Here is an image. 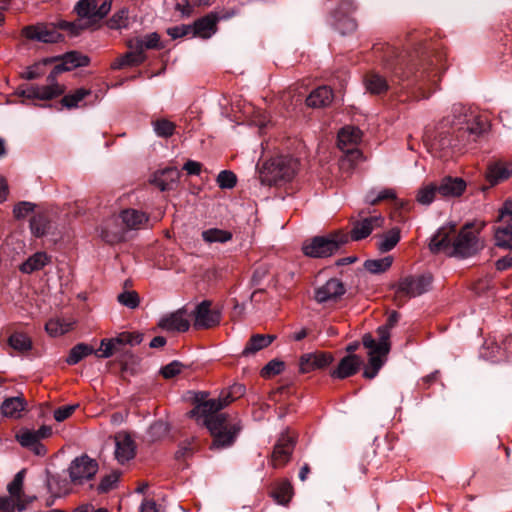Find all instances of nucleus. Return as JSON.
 <instances>
[{"label":"nucleus","mask_w":512,"mask_h":512,"mask_svg":"<svg viewBox=\"0 0 512 512\" xmlns=\"http://www.w3.org/2000/svg\"><path fill=\"white\" fill-rule=\"evenodd\" d=\"M361 131L353 126H346L338 132V147L351 157H359L360 151L354 146L361 139Z\"/></svg>","instance_id":"14"},{"label":"nucleus","mask_w":512,"mask_h":512,"mask_svg":"<svg viewBox=\"0 0 512 512\" xmlns=\"http://www.w3.org/2000/svg\"><path fill=\"white\" fill-rule=\"evenodd\" d=\"M275 338V335L270 334H254L246 343L241 355L244 357L254 355L258 351L268 347L275 340Z\"/></svg>","instance_id":"29"},{"label":"nucleus","mask_w":512,"mask_h":512,"mask_svg":"<svg viewBox=\"0 0 512 512\" xmlns=\"http://www.w3.org/2000/svg\"><path fill=\"white\" fill-rule=\"evenodd\" d=\"M191 28H192L191 25L175 26V27L169 28L167 30V34L169 36H171L173 39L180 38V37H183V36H186V35L192 33Z\"/></svg>","instance_id":"62"},{"label":"nucleus","mask_w":512,"mask_h":512,"mask_svg":"<svg viewBox=\"0 0 512 512\" xmlns=\"http://www.w3.org/2000/svg\"><path fill=\"white\" fill-rule=\"evenodd\" d=\"M16 438H17L18 442L23 447H26V448H29L32 445H34L35 443H37L38 441H40L37 437V434L34 432V430H29V429L21 430V432L19 434H17Z\"/></svg>","instance_id":"54"},{"label":"nucleus","mask_w":512,"mask_h":512,"mask_svg":"<svg viewBox=\"0 0 512 512\" xmlns=\"http://www.w3.org/2000/svg\"><path fill=\"white\" fill-rule=\"evenodd\" d=\"M396 197V191L393 188H384L377 193L375 199L371 200V205H377L385 200H395Z\"/></svg>","instance_id":"61"},{"label":"nucleus","mask_w":512,"mask_h":512,"mask_svg":"<svg viewBox=\"0 0 512 512\" xmlns=\"http://www.w3.org/2000/svg\"><path fill=\"white\" fill-rule=\"evenodd\" d=\"M212 302L210 300H203L200 302L193 311V327L197 330L210 329L219 325L221 321V312L211 309Z\"/></svg>","instance_id":"10"},{"label":"nucleus","mask_w":512,"mask_h":512,"mask_svg":"<svg viewBox=\"0 0 512 512\" xmlns=\"http://www.w3.org/2000/svg\"><path fill=\"white\" fill-rule=\"evenodd\" d=\"M431 274L410 275L399 280L396 298H414L427 292L432 284Z\"/></svg>","instance_id":"6"},{"label":"nucleus","mask_w":512,"mask_h":512,"mask_svg":"<svg viewBox=\"0 0 512 512\" xmlns=\"http://www.w3.org/2000/svg\"><path fill=\"white\" fill-rule=\"evenodd\" d=\"M119 346H121V344L120 341H117V337L110 339L105 338L101 340L99 349L94 350V353L99 358H109L119 351Z\"/></svg>","instance_id":"44"},{"label":"nucleus","mask_w":512,"mask_h":512,"mask_svg":"<svg viewBox=\"0 0 512 512\" xmlns=\"http://www.w3.org/2000/svg\"><path fill=\"white\" fill-rule=\"evenodd\" d=\"M8 344L16 351L24 353L32 349V341L29 336L23 333L15 332L9 339Z\"/></svg>","instance_id":"40"},{"label":"nucleus","mask_w":512,"mask_h":512,"mask_svg":"<svg viewBox=\"0 0 512 512\" xmlns=\"http://www.w3.org/2000/svg\"><path fill=\"white\" fill-rule=\"evenodd\" d=\"M366 89L372 94H381L388 90L385 78L376 73H369L365 77Z\"/></svg>","instance_id":"38"},{"label":"nucleus","mask_w":512,"mask_h":512,"mask_svg":"<svg viewBox=\"0 0 512 512\" xmlns=\"http://www.w3.org/2000/svg\"><path fill=\"white\" fill-rule=\"evenodd\" d=\"M144 44L145 43H144L143 38H140V37L132 38L127 42V46L129 48V50H132L134 52H139L141 56H145L144 50L146 49V47Z\"/></svg>","instance_id":"64"},{"label":"nucleus","mask_w":512,"mask_h":512,"mask_svg":"<svg viewBox=\"0 0 512 512\" xmlns=\"http://www.w3.org/2000/svg\"><path fill=\"white\" fill-rule=\"evenodd\" d=\"M74 322L64 318L50 319L45 324V330L53 337L61 336L73 328Z\"/></svg>","instance_id":"33"},{"label":"nucleus","mask_w":512,"mask_h":512,"mask_svg":"<svg viewBox=\"0 0 512 512\" xmlns=\"http://www.w3.org/2000/svg\"><path fill=\"white\" fill-rule=\"evenodd\" d=\"M101 237L107 243H110V244L118 243L124 239V231L123 230L113 231L110 229L109 224H107L101 231Z\"/></svg>","instance_id":"53"},{"label":"nucleus","mask_w":512,"mask_h":512,"mask_svg":"<svg viewBox=\"0 0 512 512\" xmlns=\"http://www.w3.org/2000/svg\"><path fill=\"white\" fill-rule=\"evenodd\" d=\"M294 450V441L292 437L285 435L282 436L273 448L271 454V465L274 468H281L285 466L291 458Z\"/></svg>","instance_id":"15"},{"label":"nucleus","mask_w":512,"mask_h":512,"mask_svg":"<svg viewBox=\"0 0 512 512\" xmlns=\"http://www.w3.org/2000/svg\"><path fill=\"white\" fill-rule=\"evenodd\" d=\"M299 168L297 159L290 156H281L273 159L261 171V183L267 185L277 184L278 181H290Z\"/></svg>","instance_id":"5"},{"label":"nucleus","mask_w":512,"mask_h":512,"mask_svg":"<svg viewBox=\"0 0 512 512\" xmlns=\"http://www.w3.org/2000/svg\"><path fill=\"white\" fill-rule=\"evenodd\" d=\"M94 353V348L85 343H79L75 345L69 352L66 362L69 365H75L80 362L83 358Z\"/></svg>","instance_id":"39"},{"label":"nucleus","mask_w":512,"mask_h":512,"mask_svg":"<svg viewBox=\"0 0 512 512\" xmlns=\"http://www.w3.org/2000/svg\"><path fill=\"white\" fill-rule=\"evenodd\" d=\"M335 27L342 34L352 33L357 28L356 21L349 15H340L339 11L335 12Z\"/></svg>","instance_id":"45"},{"label":"nucleus","mask_w":512,"mask_h":512,"mask_svg":"<svg viewBox=\"0 0 512 512\" xmlns=\"http://www.w3.org/2000/svg\"><path fill=\"white\" fill-rule=\"evenodd\" d=\"M219 17L216 13H209L197 19L191 26L193 37L208 39L217 31Z\"/></svg>","instance_id":"19"},{"label":"nucleus","mask_w":512,"mask_h":512,"mask_svg":"<svg viewBox=\"0 0 512 512\" xmlns=\"http://www.w3.org/2000/svg\"><path fill=\"white\" fill-rule=\"evenodd\" d=\"M48 84L43 86L31 85L21 91V95L27 99L51 100L62 95L65 87L55 81L47 79Z\"/></svg>","instance_id":"11"},{"label":"nucleus","mask_w":512,"mask_h":512,"mask_svg":"<svg viewBox=\"0 0 512 512\" xmlns=\"http://www.w3.org/2000/svg\"><path fill=\"white\" fill-rule=\"evenodd\" d=\"M98 463L95 459L83 454L76 457L68 467L71 482L74 485H83L92 480L98 472Z\"/></svg>","instance_id":"7"},{"label":"nucleus","mask_w":512,"mask_h":512,"mask_svg":"<svg viewBox=\"0 0 512 512\" xmlns=\"http://www.w3.org/2000/svg\"><path fill=\"white\" fill-rule=\"evenodd\" d=\"M203 424L213 438L210 449L230 447L234 444L237 435L242 429L241 421L237 417L231 418L226 413L209 417Z\"/></svg>","instance_id":"3"},{"label":"nucleus","mask_w":512,"mask_h":512,"mask_svg":"<svg viewBox=\"0 0 512 512\" xmlns=\"http://www.w3.org/2000/svg\"><path fill=\"white\" fill-rule=\"evenodd\" d=\"M484 222H469L461 227L457 235L451 239L455 226L442 227L431 238L429 248L433 253L443 252L449 257L469 258L477 255L485 247L480 237Z\"/></svg>","instance_id":"1"},{"label":"nucleus","mask_w":512,"mask_h":512,"mask_svg":"<svg viewBox=\"0 0 512 512\" xmlns=\"http://www.w3.org/2000/svg\"><path fill=\"white\" fill-rule=\"evenodd\" d=\"M26 407V401L22 397H10L3 401L1 412L5 417L20 418L22 411Z\"/></svg>","instance_id":"31"},{"label":"nucleus","mask_w":512,"mask_h":512,"mask_svg":"<svg viewBox=\"0 0 512 512\" xmlns=\"http://www.w3.org/2000/svg\"><path fill=\"white\" fill-rule=\"evenodd\" d=\"M334 358L328 352H312L301 355L299 359V371L306 374L317 369H323L333 362Z\"/></svg>","instance_id":"12"},{"label":"nucleus","mask_w":512,"mask_h":512,"mask_svg":"<svg viewBox=\"0 0 512 512\" xmlns=\"http://www.w3.org/2000/svg\"><path fill=\"white\" fill-rule=\"evenodd\" d=\"M111 5L112 0H80L74 6V12L81 19L96 22L107 16Z\"/></svg>","instance_id":"9"},{"label":"nucleus","mask_w":512,"mask_h":512,"mask_svg":"<svg viewBox=\"0 0 512 512\" xmlns=\"http://www.w3.org/2000/svg\"><path fill=\"white\" fill-rule=\"evenodd\" d=\"M496 246L512 250V224L502 223L495 229L494 233Z\"/></svg>","instance_id":"35"},{"label":"nucleus","mask_w":512,"mask_h":512,"mask_svg":"<svg viewBox=\"0 0 512 512\" xmlns=\"http://www.w3.org/2000/svg\"><path fill=\"white\" fill-rule=\"evenodd\" d=\"M180 171L175 167H169L161 171L154 178V183L161 191L170 190L178 182Z\"/></svg>","instance_id":"30"},{"label":"nucleus","mask_w":512,"mask_h":512,"mask_svg":"<svg viewBox=\"0 0 512 512\" xmlns=\"http://www.w3.org/2000/svg\"><path fill=\"white\" fill-rule=\"evenodd\" d=\"M23 34L30 40L44 43H56L62 38V35L54 27L45 24L26 26L23 29Z\"/></svg>","instance_id":"16"},{"label":"nucleus","mask_w":512,"mask_h":512,"mask_svg":"<svg viewBox=\"0 0 512 512\" xmlns=\"http://www.w3.org/2000/svg\"><path fill=\"white\" fill-rule=\"evenodd\" d=\"M400 241V229L395 227L380 237L377 248L380 252L385 253L392 250Z\"/></svg>","instance_id":"36"},{"label":"nucleus","mask_w":512,"mask_h":512,"mask_svg":"<svg viewBox=\"0 0 512 512\" xmlns=\"http://www.w3.org/2000/svg\"><path fill=\"white\" fill-rule=\"evenodd\" d=\"M129 25V9L121 8L116 11L112 17L107 21V26L110 29L118 30L127 28Z\"/></svg>","instance_id":"46"},{"label":"nucleus","mask_w":512,"mask_h":512,"mask_svg":"<svg viewBox=\"0 0 512 512\" xmlns=\"http://www.w3.org/2000/svg\"><path fill=\"white\" fill-rule=\"evenodd\" d=\"M499 221L512 224V200L506 201L500 210Z\"/></svg>","instance_id":"63"},{"label":"nucleus","mask_w":512,"mask_h":512,"mask_svg":"<svg viewBox=\"0 0 512 512\" xmlns=\"http://www.w3.org/2000/svg\"><path fill=\"white\" fill-rule=\"evenodd\" d=\"M344 284L336 279H329L324 285L317 288L315 291V299L319 303H324L330 300H336L345 293Z\"/></svg>","instance_id":"21"},{"label":"nucleus","mask_w":512,"mask_h":512,"mask_svg":"<svg viewBox=\"0 0 512 512\" xmlns=\"http://www.w3.org/2000/svg\"><path fill=\"white\" fill-rule=\"evenodd\" d=\"M154 132L158 137L169 138L176 129V125L167 119H157L152 122Z\"/></svg>","instance_id":"48"},{"label":"nucleus","mask_w":512,"mask_h":512,"mask_svg":"<svg viewBox=\"0 0 512 512\" xmlns=\"http://www.w3.org/2000/svg\"><path fill=\"white\" fill-rule=\"evenodd\" d=\"M115 458L120 464H124L135 456L136 446L131 436L126 432H118L114 436Z\"/></svg>","instance_id":"17"},{"label":"nucleus","mask_w":512,"mask_h":512,"mask_svg":"<svg viewBox=\"0 0 512 512\" xmlns=\"http://www.w3.org/2000/svg\"><path fill=\"white\" fill-rule=\"evenodd\" d=\"M217 184L222 189H231L237 183V177L232 171L223 170L217 176Z\"/></svg>","instance_id":"51"},{"label":"nucleus","mask_w":512,"mask_h":512,"mask_svg":"<svg viewBox=\"0 0 512 512\" xmlns=\"http://www.w3.org/2000/svg\"><path fill=\"white\" fill-rule=\"evenodd\" d=\"M233 235L228 230L219 228H210L202 232L203 240L208 243H226L232 239Z\"/></svg>","instance_id":"37"},{"label":"nucleus","mask_w":512,"mask_h":512,"mask_svg":"<svg viewBox=\"0 0 512 512\" xmlns=\"http://www.w3.org/2000/svg\"><path fill=\"white\" fill-rule=\"evenodd\" d=\"M284 367L285 364L283 361L273 359L262 368L261 375L265 378L278 375L284 370Z\"/></svg>","instance_id":"52"},{"label":"nucleus","mask_w":512,"mask_h":512,"mask_svg":"<svg viewBox=\"0 0 512 512\" xmlns=\"http://www.w3.org/2000/svg\"><path fill=\"white\" fill-rule=\"evenodd\" d=\"M437 195H439L437 183H429L418 190L416 200L422 205H430Z\"/></svg>","instance_id":"42"},{"label":"nucleus","mask_w":512,"mask_h":512,"mask_svg":"<svg viewBox=\"0 0 512 512\" xmlns=\"http://www.w3.org/2000/svg\"><path fill=\"white\" fill-rule=\"evenodd\" d=\"M362 364V360L355 354L343 357L337 367L330 372L334 379H345L356 374Z\"/></svg>","instance_id":"23"},{"label":"nucleus","mask_w":512,"mask_h":512,"mask_svg":"<svg viewBox=\"0 0 512 512\" xmlns=\"http://www.w3.org/2000/svg\"><path fill=\"white\" fill-rule=\"evenodd\" d=\"M120 218L127 230H139L147 226L149 217L145 212L136 209H126L120 213Z\"/></svg>","instance_id":"26"},{"label":"nucleus","mask_w":512,"mask_h":512,"mask_svg":"<svg viewBox=\"0 0 512 512\" xmlns=\"http://www.w3.org/2000/svg\"><path fill=\"white\" fill-rule=\"evenodd\" d=\"M183 367L184 366L181 362L172 361L171 363L162 367L160 372L165 379H171L176 375L180 374Z\"/></svg>","instance_id":"56"},{"label":"nucleus","mask_w":512,"mask_h":512,"mask_svg":"<svg viewBox=\"0 0 512 512\" xmlns=\"http://www.w3.org/2000/svg\"><path fill=\"white\" fill-rule=\"evenodd\" d=\"M49 261L50 257L45 252H36L21 264L20 271L30 274L34 271L42 269L49 263Z\"/></svg>","instance_id":"32"},{"label":"nucleus","mask_w":512,"mask_h":512,"mask_svg":"<svg viewBox=\"0 0 512 512\" xmlns=\"http://www.w3.org/2000/svg\"><path fill=\"white\" fill-rule=\"evenodd\" d=\"M399 314L396 311L390 313L384 325L377 328L378 340L374 339L370 333H366L362 337V343L368 349L369 361L363 376L367 379H373L384 364L388 355L391 344V329L397 324Z\"/></svg>","instance_id":"2"},{"label":"nucleus","mask_w":512,"mask_h":512,"mask_svg":"<svg viewBox=\"0 0 512 512\" xmlns=\"http://www.w3.org/2000/svg\"><path fill=\"white\" fill-rule=\"evenodd\" d=\"M223 409L219 399H209L198 403L190 412V417H196L197 419L203 418V422L212 416H219L220 411Z\"/></svg>","instance_id":"27"},{"label":"nucleus","mask_w":512,"mask_h":512,"mask_svg":"<svg viewBox=\"0 0 512 512\" xmlns=\"http://www.w3.org/2000/svg\"><path fill=\"white\" fill-rule=\"evenodd\" d=\"M48 218L45 214L39 213L30 220V229L34 236L41 237L46 234L48 229Z\"/></svg>","instance_id":"49"},{"label":"nucleus","mask_w":512,"mask_h":512,"mask_svg":"<svg viewBox=\"0 0 512 512\" xmlns=\"http://www.w3.org/2000/svg\"><path fill=\"white\" fill-rule=\"evenodd\" d=\"M91 94V91L85 88H79L73 93H69L65 95L61 103L64 107L68 109L76 108L78 107L79 103L88 95Z\"/></svg>","instance_id":"47"},{"label":"nucleus","mask_w":512,"mask_h":512,"mask_svg":"<svg viewBox=\"0 0 512 512\" xmlns=\"http://www.w3.org/2000/svg\"><path fill=\"white\" fill-rule=\"evenodd\" d=\"M61 61L62 62L56 65L48 75L49 81H55L58 75L62 72L71 71L78 67L87 66L90 62V59L88 56L83 55L80 52L71 51L63 55Z\"/></svg>","instance_id":"13"},{"label":"nucleus","mask_w":512,"mask_h":512,"mask_svg":"<svg viewBox=\"0 0 512 512\" xmlns=\"http://www.w3.org/2000/svg\"><path fill=\"white\" fill-rule=\"evenodd\" d=\"M143 335L135 332H122L117 336V341H120L121 345L135 346L142 342Z\"/></svg>","instance_id":"55"},{"label":"nucleus","mask_w":512,"mask_h":512,"mask_svg":"<svg viewBox=\"0 0 512 512\" xmlns=\"http://www.w3.org/2000/svg\"><path fill=\"white\" fill-rule=\"evenodd\" d=\"M77 407H78V405H66V406H61V407L57 408L54 411V419L57 422H62L64 420H66L73 414V412L76 410Z\"/></svg>","instance_id":"59"},{"label":"nucleus","mask_w":512,"mask_h":512,"mask_svg":"<svg viewBox=\"0 0 512 512\" xmlns=\"http://www.w3.org/2000/svg\"><path fill=\"white\" fill-rule=\"evenodd\" d=\"M62 482L64 483V486H67L65 481H62ZM60 483H61V481L55 477H52L51 479L48 480L49 491L52 493V495L54 497H61L63 495L68 494V492H69L67 487H64V489H61Z\"/></svg>","instance_id":"58"},{"label":"nucleus","mask_w":512,"mask_h":512,"mask_svg":"<svg viewBox=\"0 0 512 512\" xmlns=\"http://www.w3.org/2000/svg\"><path fill=\"white\" fill-rule=\"evenodd\" d=\"M25 470L19 471L8 484L7 490L11 499L16 503V508L22 511L26 506L34 500V497H25L23 493Z\"/></svg>","instance_id":"18"},{"label":"nucleus","mask_w":512,"mask_h":512,"mask_svg":"<svg viewBox=\"0 0 512 512\" xmlns=\"http://www.w3.org/2000/svg\"><path fill=\"white\" fill-rule=\"evenodd\" d=\"M158 326L170 332H185L189 329L190 323L185 318L184 311L178 310L163 318L158 323Z\"/></svg>","instance_id":"25"},{"label":"nucleus","mask_w":512,"mask_h":512,"mask_svg":"<svg viewBox=\"0 0 512 512\" xmlns=\"http://www.w3.org/2000/svg\"><path fill=\"white\" fill-rule=\"evenodd\" d=\"M119 479V474L114 472L110 475H107L105 476L99 486H98V491L101 492V493H104V492H107L109 491L110 489L113 488V486L115 485V483L118 481Z\"/></svg>","instance_id":"60"},{"label":"nucleus","mask_w":512,"mask_h":512,"mask_svg":"<svg viewBox=\"0 0 512 512\" xmlns=\"http://www.w3.org/2000/svg\"><path fill=\"white\" fill-rule=\"evenodd\" d=\"M393 262V258L391 256H386L381 259H370L364 262V268L372 273L379 274L387 271Z\"/></svg>","instance_id":"43"},{"label":"nucleus","mask_w":512,"mask_h":512,"mask_svg":"<svg viewBox=\"0 0 512 512\" xmlns=\"http://www.w3.org/2000/svg\"><path fill=\"white\" fill-rule=\"evenodd\" d=\"M384 223V218L381 216H374L365 218L361 221H356L353 224L349 240L354 241L362 240L368 237L375 228L381 227Z\"/></svg>","instance_id":"22"},{"label":"nucleus","mask_w":512,"mask_h":512,"mask_svg":"<svg viewBox=\"0 0 512 512\" xmlns=\"http://www.w3.org/2000/svg\"><path fill=\"white\" fill-rule=\"evenodd\" d=\"M454 114L453 124L458 127V131L478 136L484 130V124L480 118L470 112L461 104H454L452 108Z\"/></svg>","instance_id":"8"},{"label":"nucleus","mask_w":512,"mask_h":512,"mask_svg":"<svg viewBox=\"0 0 512 512\" xmlns=\"http://www.w3.org/2000/svg\"><path fill=\"white\" fill-rule=\"evenodd\" d=\"M438 194L443 198L461 196L466 190V182L460 177L445 176L438 183Z\"/></svg>","instance_id":"20"},{"label":"nucleus","mask_w":512,"mask_h":512,"mask_svg":"<svg viewBox=\"0 0 512 512\" xmlns=\"http://www.w3.org/2000/svg\"><path fill=\"white\" fill-rule=\"evenodd\" d=\"M118 302L130 309H135L139 306L140 298L136 291H124L117 297Z\"/></svg>","instance_id":"50"},{"label":"nucleus","mask_w":512,"mask_h":512,"mask_svg":"<svg viewBox=\"0 0 512 512\" xmlns=\"http://www.w3.org/2000/svg\"><path fill=\"white\" fill-rule=\"evenodd\" d=\"M512 175V162L497 160L491 162L486 171V179L491 185L498 184Z\"/></svg>","instance_id":"24"},{"label":"nucleus","mask_w":512,"mask_h":512,"mask_svg":"<svg viewBox=\"0 0 512 512\" xmlns=\"http://www.w3.org/2000/svg\"><path fill=\"white\" fill-rule=\"evenodd\" d=\"M349 242V234L341 230L327 236H316L302 246L304 255L312 258H326L335 254Z\"/></svg>","instance_id":"4"},{"label":"nucleus","mask_w":512,"mask_h":512,"mask_svg":"<svg viewBox=\"0 0 512 512\" xmlns=\"http://www.w3.org/2000/svg\"><path fill=\"white\" fill-rule=\"evenodd\" d=\"M34 208L35 205L31 202H20L15 205L13 214L17 219L25 218L29 213L33 212Z\"/></svg>","instance_id":"57"},{"label":"nucleus","mask_w":512,"mask_h":512,"mask_svg":"<svg viewBox=\"0 0 512 512\" xmlns=\"http://www.w3.org/2000/svg\"><path fill=\"white\" fill-rule=\"evenodd\" d=\"M145 61V56H141L139 52L132 50L116 58L111 63V68L114 70L122 69L128 66H137Z\"/></svg>","instance_id":"34"},{"label":"nucleus","mask_w":512,"mask_h":512,"mask_svg":"<svg viewBox=\"0 0 512 512\" xmlns=\"http://www.w3.org/2000/svg\"><path fill=\"white\" fill-rule=\"evenodd\" d=\"M333 101V91L327 86H321L313 90L306 98V104L311 108H324Z\"/></svg>","instance_id":"28"},{"label":"nucleus","mask_w":512,"mask_h":512,"mask_svg":"<svg viewBox=\"0 0 512 512\" xmlns=\"http://www.w3.org/2000/svg\"><path fill=\"white\" fill-rule=\"evenodd\" d=\"M292 495L293 487L288 481L279 483L272 492V497L281 505H286L291 500Z\"/></svg>","instance_id":"41"}]
</instances>
